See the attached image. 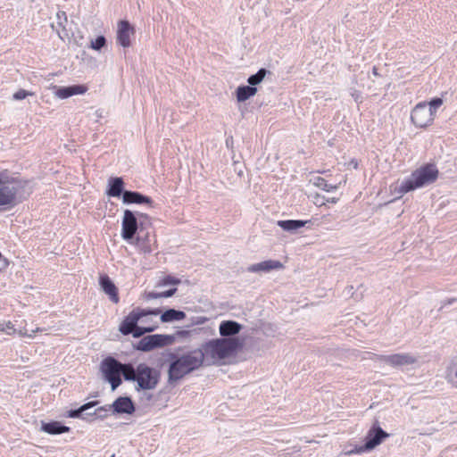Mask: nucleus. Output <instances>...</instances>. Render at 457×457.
Listing matches in <instances>:
<instances>
[{
  "mask_svg": "<svg viewBox=\"0 0 457 457\" xmlns=\"http://www.w3.org/2000/svg\"><path fill=\"white\" fill-rule=\"evenodd\" d=\"M38 330H39L38 328H27V326L15 328V324H13L11 321H5V320L0 321V332H4L8 335L14 334L17 332L21 336H27V337H31L33 336V334Z\"/></svg>",
  "mask_w": 457,
  "mask_h": 457,
  "instance_id": "f8f14e48",
  "label": "nucleus"
},
{
  "mask_svg": "<svg viewBox=\"0 0 457 457\" xmlns=\"http://www.w3.org/2000/svg\"><path fill=\"white\" fill-rule=\"evenodd\" d=\"M176 291H177V288L173 287L169 290L162 291V292H149L146 295V298L147 299H156V298H161V297H170V296L173 295L176 293Z\"/></svg>",
  "mask_w": 457,
  "mask_h": 457,
  "instance_id": "7c9ffc66",
  "label": "nucleus"
},
{
  "mask_svg": "<svg viewBox=\"0 0 457 457\" xmlns=\"http://www.w3.org/2000/svg\"><path fill=\"white\" fill-rule=\"evenodd\" d=\"M204 363L201 350H193L172 361L169 369L170 380H179L187 374L198 369Z\"/></svg>",
  "mask_w": 457,
  "mask_h": 457,
  "instance_id": "20e7f679",
  "label": "nucleus"
},
{
  "mask_svg": "<svg viewBox=\"0 0 457 457\" xmlns=\"http://www.w3.org/2000/svg\"><path fill=\"white\" fill-rule=\"evenodd\" d=\"M56 23L53 22L51 27L54 30L56 31L59 37L63 40L65 37L68 36V33L65 29L64 24L67 22V16L64 12L59 11L56 13Z\"/></svg>",
  "mask_w": 457,
  "mask_h": 457,
  "instance_id": "aec40b11",
  "label": "nucleus"
},
{
  "mask_svg": "<svg viewBox=\"0 0 457 457\" xmlns=\"http://www.w3.org/2000/svg\"><path fill=\"white\" fill-rule=\"evenodd\" d=\"M31 192L29 181L2 174L0 206L13 207L25 200Z\"/></svg>",
  "mask_w": 457,
  "mask_h": 457,
  "instance_id": "f257e3e1",
  "label": "nucleus"
},
{
  "mask_svg": "<svg viewBox=\"0 0 457 457\" xmlns=\"http://www.w3.org/2000/svg\"><path fill=\"white\" fill-rule=\"evenodd\" d=\"M411 120L419 128H426L434 120L432 112L424 102L419 103L411 111Z\"/></svg>",
  "mask_w": 457,
  "mask_h": 457,
  "instance_id": "6e6552de",
  "label": "nucleus"
},
{
  "mask_svg": "<svg viewBox=\"0 0 457 457\" xmlns=\"http://www.w3.org/2000/svg\"><path fill=\"white\" fill-rule=\"evenodd\" d=\"M454 301H455V299H454V298H453V299H451V300H449V301H448V303H453Z\"/></svg>",
  "mask_w": 457,
  "mask_h": 457,
  "instance_id": "a18cd8bd",
  "label": "nucleus"
},
{
  "mask_svg": "<svg viewBox=\"0 0 457 457\" xmlns=\"http://www.w3.org/2000/svg\"><path fill=\"white\" fill-rule=\"evenodd\" d=\"M428 104V109L432 112V114L435 116L436 109L439 108L443 104V100L439 97L433 98Z\"/></svg>",
  "mask_w": 457,
  "mask_h": 457,
  "instance_id": "c9c22d12",
  "label": "nucleus"
},
{
  "mask_svg": "<svg viewBox=\"0 0 457 457\" xmlns=\"http://www.w3.org/2000/svg\"><path fill=\"white\" fill-rule=\"evenodd\" d=\"M141 217L147 218V215L140 214Z\"/></svg>",
  "mask_w": 457,
  "mask_h": 457,
  "instance_id": "49530a36",
  "label": "nucleus"
},
{
  "mask_svg": "<svg viewBox=\"0 0 457 457\" xmlns=\"http://www.w3.org/2000/svg\"><path fill=\"white\" fill-rule=\"evenodd\" d=\"M135 28L126 20H121L117 25V44L124 48L129 47L130 37L135 35Z\"/></svg>",
  "mask_w": 457,
  "mask_h": 457,
  "instance_id": "9d476101",
  "label": "nucleus"
},
{
  "mask_svg": "<svg viewBox=\"0 0 457 457\" xmlns=\"http://www.w3.org/2000/svg\"><path fill=\"white\" fill-rule=\"evenodd\" d=\"M241 347L237 338H223L212 340L200 349L206 364H214L234 354Z\"/></svg>",
  "mask_w": 457,
  "mask_h": 457,
  "instance_id": "f03ea898",
  "label": "nucleus"
},
{
  "mask_svg": "<svg viewBox=\"0 0 457 457\" xmlns=\"http://www.w3.org/2000/svg\"><path fill=\"white\" fill-rule=\"evenodd\" d=\"M185 316H161V320L162 322H168L171 321L173 320H180L181 318H184Z\"/></svg>",
  "mask_w": 457,
  "mask_h": 457,
  "instance_id": "4c0bfd02",
  "label": "nucleus"
},
{
  "mask_svg": "<svg viewBox=\"0 0 457 457\" xmlns=\"http://www.w3.org/2000/svg\"><path fill=\"white\" fill-rule=\"evenodd\" d=\"M164 345V338L160 335H153L143 337L137 345V349L148 352L153 350L157 346H162Z\"/></svg>",
  "mask_w": 457,
  "mask_h": 457,
  "instance_id": "dca6fc26",
  "label": "nucleus"
},
{
  "mask_svg": "<svg viewBox=\"0 0 457 457\" xmlns=\"http://www.w3.org/2000/svg\"><path fill=\"white\" fill-rule=\"evenodd\" d=\"M283 264L279 261L267 260L259 263L252 264L247 268L249 272L260 273V272H270L274 270H281Z\"/></svg>",
  "mask_w": 457,
  "mask_h": 457,
  "instance_id": "2eb2a0df",
  "label": "nucleus"
},
{
  "mask_svg": "<svg viewBox=\"0 0 457 457\" xmlns=\"http://www.w3.org/2000/svg\"><path fill=\"white\" fill-rule=\"evenodd\" d=\"M121 227L122 238L129 242L133 240L138 229V221L134 212L129 209L124 211Z\"/></svg>",
  "mask_w": 457,
  "mask_h": 457,
  "instance_id": "1a4fd4ad",
  "label": "nucleus"
},
{
  "mask_svg": "<svg viewBox=\"0 0 457 457\" xmlns=\"http://www.w3.org/2000/svg\"><path fill=\"white\" fill-rule=\"evenodd\" d=\"M114 411L119 413H132L134 405L129 397H119L112 404Z\"/></svg>",
  "mask_w": 457,
  "mask_h": 457,
  "instance_id": "412c9836",
  "label": "nucleus"
},
{
  "mask_svg": "<svg viewBox=\"0 0 457 457\" xmlns=\"http://www.w3.org/2000/svg\"><path fill=\"white\" fill-rule=\"evenodd\" d=\"M145 316H127L120 326V331L123 335L132 334L134 337H139L146 332L154 331L157 326L145 324L143 318Z\"/></svg>",
  "mask_w": 457,
  "mask_h": 457,
  "instance_id": "39448f33",
  "label": "nucleus"
},
{
  "mask_svg": "<svg viewBox=\"0 0 457 457\" xmlns=\"http://www.w3.org/2000/svg\"><path fill=\"white\" fill-rule=\"evenodd\" d=\"M256 93H257L256 87H251L250 85L239 86L236 90L237 100L240 103L245 102L250 97L255 96Z\"/></svg>",
  "mask_w": 457,
  "mask_h": 457,
  "instance_id": "b1692460",
  "label": "nucleus"
},
{
  "mask_svg": "<svg viewBox=\"0 0 457 457\" xmlns=\"http://www.w3.org/2000/svg\"><path fill=\"white\" fill-rule=\"evenodd\" d=\"M180 283V280L177 278H174L170 275H168L166 277H164L159 283H158V286L159 287H165V286H168V285H178Z\"/></svg>",
  "mask_w": 457,
  "mask_h": 457,
  "instance_id": "f704fd0d",
  "label": "nucleus"
},
{
  "mask_svg": "<svg viewBox=\"0 0 457 457\" xmlns=\"http://www.w3.org/2000/svg\"><path fill=\"white\" fill-rule=\"evenodd\" d=\"M97 404L96 401L89 402L85 404H83L81 407H79L78 410L70 411L68 417L70 418H79L80 417L81 413Z\"/></svg>",
  "mask_w": 457,
  "mask_h": 457,
  "instance_id": "c756f323",
  "label": "nucleus"
},
{
  "mask_svg": "<svg viewBox=\"0 0 457 457\" xmlns=\"http://www.w3.org/2000/svg\"><path fill=\"white\" fill-rule=\"evenodd\" d=\"M31 95H33V93L29 92L25 89H20L16 93H14L13 98L15 100H22V99H25L28 96H31Z\"/></svg>",
  "mask_w": 457,
  "mask_h": 457,
  "instance_id": "e433bc0d",
  "label": "nucleus"
},
{
  "mask_svg": "<svg viewBox=\"0 0 457 457\" xmlns=\"http://www.w3.org/2000/svg\"><path fill=\"white\" fill-rule=\"evenodd\" d=\"M54 95L60 99H66L75 95H81L87 91V87L83 85H72L69 87L54 86Z\"/></svg>",
  "mask_w": 457,
  "mask_h": 457,
  "instance_id": "4468645a",
  "label": "nucleus"
},
{
  "mask_svg": "<svg viewBox=\"0 0 457 457\" xmlns=\"http://www.w3.org/2000/svg\"><path fill=\"white\" fill-rule=\"evenodd\" d=\"M120 374L123 375L126 380H136L137 378V369L135 370L131 364H122L120 368Z\"/></svg>",
  "mask_w": 457,
  "mask_h": 457,
  "instance_id": "c85d7f7f",
  "label": "nucleus"
},
{
  "mask_svg": "<svg viewBox=\"0 0 457 457\" xmlns=\"http://www.w3.org/2000/svg\"><path fill=\"white\" fill-rule=\"evenodd\" d=\"M121 363L112 357L105 358L101 363V370L105 378L111 383L112 389L115 390L120 384Z\"/></svg>",
  "mask_w": 457,
  "mask_h": 457,
  "instance_id": "0eeeda50",
  "label": "nucleus"
},
{
  "mask_svg": "<svg viewBox=\"0 0 457 457\" xmlns=\"http://www.w3.org/2000/svg\"><path fill=\"white\" fill-rule=\"evenodd\" d=\"M352 163L355 169L358 167L357 162L352 161Z\"/></svg>",
  "mask_w": 457,
  "mask_h": 457,
  "instance_id": "37998d69",
  "label": "nucleus"
},
{
  "mask_svg": "<svg viewBox=\"0 0 457 457\" xmlns=\"http://www.w3.org/2000/svg\"><path fill=\"white\" fill-rule=\"evenodd\" d=\"M2 182V173H0V183Z\"/></svg>",
  "mask_w": 457,
  "mask_h": 457,
  "instance_id": "de8ad7c7",
  "label": "nucleus"
},
{
  "mask_svg": "<svg viewBox=\"0 0 457 457\" xmlns=\"http://www.w3.org/2000/svg\"><path fill=\"white\" fill-rule=\"evenodd\" d=\"M372 73L374 76H378V68L376 66L373 67L372 69Z\"/></svg>",
  "mask_w": 457,
  "mask_h": 457,
  "instance_id": "ea45409f",
  "label": "nucleus"
},
{
  "mask_svg": "<svg viewBox=\"0 0 457 457\" xmlns=\"http://www.w3.org/2000/svg\"><path fill=\"white\" fill-rule=\"evenodd\" d=\"M137 245L140 251H142L144 253H150L152 252L151 245L147 236L145 237H137Z\"/></svg>",
  "mask_w": 457,
  "mask_h": 457,
  "instance_id": "2f4dec72",
  "label": "nucleus"
},
{
  "mask_svg": "<svg viewBox=\"0 0 457 457\" xmlns=\"http://www.w3.org/2000/svg\"><path fill=\"white\" fill-rule=\"evenodd\" d=\"M328 201L330 202V203L335 204V203H337V199L333 197V198H331L330 200H328Z\"/></svg>",
  "mask_w": 457,
  "mask_h": 457,
  "instance_id": "a19ab883",
  "label": "nucleus"
},
{
  "mask_svg": "<svg viewBox=\"0 0 457 457\" xmlns=\"http://www.w3.org/2000/svg\"><path fill=\"white\" fill-rule=\"evenodd\" d=\"M389 435L385 432L380 427L373 426L368 432L365 437V450H372L378 445L382 443V441L388 437Z\"/></svg>",
  "mask_w": 457,
  "mask_h": 457,
  "instance_id": "9b49d317",
  "label": "nucleus"
},
{
  "mask_svg": "<svg viewBox=\"0 0 457 457\" xmlns=\"http://www.w3.org/2000/svg\"><path fill=\"white\" fill-rule=\"evenodd\" d=\"M364 292L365 288L363 285L361 284L355 290H353V286L347 287L344 291V295L345 296H350L357 302L362 299Z\"/></svg>",
  "mask_w": 457,
  "mask_h": 457,
  "instance_id": "cd10ccee",
  "label": "nucleus"
},
{
  "mask_svg": "<svg viewBox=\"0 0 457 457\" xmlns=\"http://www.w3.org/2000/svg\"><path fill=\"white\" fill-rule=\"evenodd\" d=\"M106 38L104 36L100 35L96 37L95 40H92L90 43V47L96 51H101L106 46Z\"/></svg>",
  "mask_w": 457,
  "mask_h": 457,
  "instance_id": "72a5a7b5",
  "label": "nucleus"
},
{
  "mask_svg": "<svg viewBox=\"0 0 457 457\" xmlns=\"http://www.w3.org/2000/svg\"><path fill=\"white\" fill-rule=\"evenodd\" d=\"M127 190L124 189V181L120 177H112L108 179L106 194L111 197H122Z\"/></svg>",
  "mask_w": 457,
  "mask_h": 457,
  "instance_id": "6ab92c4d",
  "label": "nucleus"
},
{
  "mask_svg": "<svg viewBox=\"0 0 457 457\" xmlns=\"http://www.w3.org/2000/svg\"><path fill=\"white\" fill-rule=\"evenodd\" d=\"M99 284L103 291L109 296L110 300L117 303L119 302L118 289L107 275H101Z\"/></svg>",
  "mask_w": 457,
  "mask_h": 457,
  "instance_id": "a211bd4d",
  "label": "nucleus"
},
{
  "mask_svg": "<svg viewBox=\"0 0 457 457\" xmlns=\"http://www.w3.org/2000/svg\"><path fill=\"white\" fill-rule=\"evenodd\" d=\"M111 457H114V455L111 456Z\"/></svg>",
  "mask_w": 457,
  "mask_h": 457,
  "instance_id": "09e8293b",
  "label": "nucleus"
},
{
  "mask_svg": "<svg viewBox=\"0 0 457 457\" xmlns=\"http://www.w3.org/2000/svg\"><path fill=\"white\" fill-rule=\"evenodd\" d=\"M307 222V220H278V226L280 227L283 230L288 232H295L298 229L303 228Z\"/></svg>",
  "mask_w": 457,
  "mask_h": 457,
  "instance_id": "5701e85b",
  "label": "nucleus"
},
{
  "mask_svg": "<svg viewBox=\"0 0 457 457\" xmlns=\"http://www.w3.org/2000/svg\"><path fill=\"white\" fill-rule=\"evenodd\" d=\"M8 266L7 260L0 253V271L4 270Z\"/></svg>",
  "mask_w": 457,
  "mask_h": 457,
  "instance_id": "58836bf2",
  "label": "nucleus"
},
{
  "mask_svg": "<svg viewBox=\"0 0 457 457\" xmlns=\"http://www.w3.org/2000/svg\"><path fill=\"white\" fill-rule=\"evenodd\" d=\"M123 204H146L153 207V199L147 195H145L137 191L128 190L124 193Z\"/></svg>",
  "mask_w": 457,
  "mask_h": 457,
  "instance_id": "ddd939ff",
  "label": "nucleus"
},
{
  "mask_svg": "<svg viewBox=\"0 0 457 457\" xmlns=\"http://www.w3.org/2000/svg\"><path fill=\"white\" fill-rule=\"evenodd\" d=\"M379 360L384 361L385 362L392 365V366H403L413 364L416 361V359L409 354H391V355H381L378 357Z\"/></svg>",
  "mask_w": 457,
  "mask_h": 457,
  "instance_id": "f3484780",
  "label": "nucleus"
},
{
  "mask_svg": "<svg viewBox=\"0 0 457 457\" xmlns=\"http://www.w3.org/2000/svg\"><path fill=\"white\" fill-rule=\"evenodd\" d=\"M315 185L318 187H320V189L327 191V192L334 191V190H337V186L328 184L327 182V180L321 177H318L316 179Z\"/></svg>",
  "mask_w": 457,
  "mask_h": 457,
  "instance_id": "473e14b6",
  "label": "nucleus"
},
{
  "mask_svg": "<svg viewBox=\"0 0 457 457\" xmlns=\"http://www.w3.org/2000/svg\"><path fill=\"white\" fill-rule=\"evenodd\" d=\"M159 375L158 373L146 365L145 363H140L137 367V378L138 387L143 390L154 389L158 384Z\"/></svg>",
  "mask_w": 457,
  "mask_h": 457,
  "instance_id": "423d86ee",
  "label": "nucleus"
},
{
  "mask_svg": "<svg viewBox=\"0 0 457 457\" xmlns=\"http://www.w3.org/2000/svg\"><path fill=\"white\" fill-rule=\"evenodd\" d=\"M352 163L355 169L358 167L357 162L352 161Z\"/></svg>",
  "mask_w": 457,
  "mask_h": 457,
  "instance_id": "c03bdc74",
  "label": "nucleus"
},
{
  "mask_svg": "<svg viewBox=\"0 0 457 457\" xmlns=\"http://www.w3.org/2000/svg\"><path fill=\"white\" fill-rule=\"evenodd\" d=\"M129 314H185L184 312L173 308H156L152 310L133 309Z\"/></svg>",
  "mask_w": 457,
  "mask_h": 457,
  "instance_id": "4be33fe9",
  "label": "nucleus"
},
{
  "mask_svg": "<svg viewBox=\"0 0 457 457\" xmlns=\"http://www.w3.org/2000/svg\"><path fill=\"white\" fill-rule=\"evenodd\" d=\"M352 163L355 169L358 167L357 162L352 161Z\"/></svg>",
  "mask_w": 457,
  "mask_h": 457,
  "instance_id": "79ce46f5",
  "label": "nucleus"
},
{
  "mask_svg": "<svg viewBox=\"0 0 457 457\" xmlns=\"http://www.w3.org/2000/svg\"><path fill=\"white\" fill-rule=\"evenodd\" d=\"M438 169L433 163H427L415 170L411 176L399 186V192L408 193L434 183L438 178Z\"/></svg>",
  "mask_w": 457,
  "mask_h": 457,
  "instance_id": "7ed1b4c3",
  "label": "nucleus"
},
{
  "mask_svg": "<svg viewBox=\"0 0 457 457\" xmlns=\"http://www.w3.org/2000/svg\"><path fill=\"white\" fill-rule=\"evenodd\" d=\"M42 430L48 434H51V435H57V434L69 432L70 428L66 427V426H62L58 421H52V422L43 424Z\"/></svg>",
  "mask_w": 457,
  "mask_h": 457,
  "instance_id": "a878e982",
  "label": "nucleus"
},
{
  "mask_svg": "<svg viewBox=\"0 0 457 457\" xmlns=\"http://www.w3.org/2000/svg\"><path fill=\"white\" fill-rule=\"evenodd\" d=\"M241 326L236 321H223L220 326V333L221 336H233L240 331Z\"/></svg>",
  "mask_w": 457,
  "mask_h": 457,
  "instance_id": "393cba45",
  "label": "nucleus"
},
{
  "mask_svg": "<svg viewBox=\"0 0 457 457\" xmlns=\"http://www.w3.org/2000/svg\"><path fill=\"white\" fill-rule=\"evenodd\" d=\"M267 74H270V71L265 68H261L255 74L248 77L247 82L251 87H256L263 81Z\"/></svg>",
  "mask_w": 457,
  "mask_h": 457,
  "instance_id": "bb28decb",
  "label": "nucleus"
}]
</instances>
